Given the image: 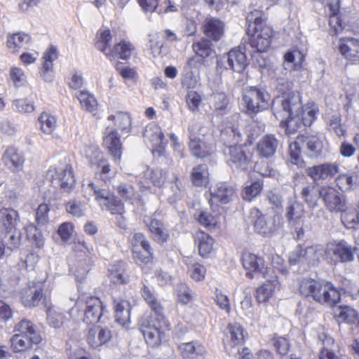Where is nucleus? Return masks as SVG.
Wrapping results in <instances>:
<instances>
[{"mask_svg":"<svg viewBox=\"0 0 359 359\" xmlns=\"http://www.w3.org/2000/svg\"><path fill=\"white\" fill-rule=\"evenodd\" d=\"M2 243L5 248L10 251L17 250L21 244L22 233L20 229H15L4 233Z\"/></svg>","mask_w":359,"mask_h":359,"instance_id":"39","label":"nucleus"},{"mask_svg":"<svg viewBox=\"0 0 359 359\" xmlns=\"http://www.w3.org/2000/svg\"><path fill=\"white\" fill-rule=\"evenodd\" d=\"M209 191L211 196L210 201L212 204L218 202L226 204L231 201L234 194L233 187L224 182L217 183L215 185L211 186Z\"/></svg>","mask_w":359,"mask_h":359,"instance_id":"19","label":"nucleus"},{"mask_svg":"<svg viewBox=\"0 0 359 359\" xmlns=\"http://www.w3.org/2000/svg\"><path fill=\"white\" fill-rule=\"evenodd\" d=\"M43 298V289L41 285L33 283L22 289L20 299L25 307H35Z\"/></svg>","mask_w":359,"mask_h":359,"instance_id":"22","label":"nucleus"},{"mask_svg":"<svg viewBox=\"0 0 359 359\" xmlns=\"http://www.w3.org/2000/svg\"><path fill=\"white\" fill-rule=\"evenodd\" d=\"M196 123L189 125L188 132L189 135V151L193 156L197 158H205L210 156L215 151V143L212 140H201L196 136V130L198 128Z\"/></svg>","mask_w":359,"mask_h":359,"instance_id":"6","label":"nucleus"},{"mask_svg":"<svg viewBox=\"0 0 359 359\" xmlns=\"http://www.w3.org/2000/svg\"><path fill=\"white\" fill-rule=\"evenodd\" d=\"M253 33L250 39V45L255 48L258 52H265L271 44L272 29L270 26H262L257 29L251 30Z\"/></svg>","mask_w":359,"mask_h":359,"instance_id":"16","label":"nucleus"},{"mask_svg":"<svg viewBox=\"0 0 359 359\" xmlns=\"http://www.w3.org/2000/svg\"><path fill=\"white\" fill-rule=\"evenodd\" d=\"M224 154L232 168L246 170L251 163V154L246 153L241 146L226 147L224 149Z\"/></svg>","mask_w":359,"mask_h":359,"instance_id":"12","label":"nucleus"},{"mask_svg":"<svg viewBox=\"0 0 359 359\" xmlns=\"http://www.w3.org/2000/svg\"><path fill=\"white\" fill-rule=\"evenodd\" d=\"M196 219L203 226L212 229L219 225L222 217L218 215H212L211 213L205 211H201L196 216Z\"/></svg>","mask_w":359,"mask_h":359,"instance_id":"51","label":"nucleus"},{"mask_svg":"<svg viewBox=\"0 0 359 359\" xmlns=\"http://www.w3.org/2000/svg\"><path fill=\"white\" fill-rule=\"evenodd\" d=\"M77 98L81 107L88 111H93L97 108V100L93 95L86 91H80L77 94Z\"/></svg>","mask_w":359,"mask_h":359,"instance_id":"57","label":"nucleus"},{"mask_svg":"<svg viewBox=\"0 0 359 359\" xmlns=\"http://www.w3.org/2000/svg\"><path fill=\"white\" fill-rule=\"evenodd\" d=\"M111 331L107 327L97 325L89 330L87 337L88 343L93 348H97L110 340Z\"/></svg>","mask_w":359,"mask_h":359,"instance_id":"27","label":"nucleus"},{"mask_svg":"<svg viewBox=\"0 0 359 359\" xmlns=\"http://www.w3.org/2000/svg\"><path fill=\"white\" fill-rule=\"evenodd\" d=\"M191 179L193 184L196 187L205 186L208 183L209 180L208 166L202 164L193 168Z\"/></svg>","mask_w":359,"mask_h":359,"instance_id":"43","label":"nucleus"},{"mask_svg":"<svg viewBox=\"0 0 359 359\" xmlns=\"http://www.w3.org/2000/svg\"><path fill=\"white\" fill-rule=\"evenodd\" d=\"M243 266L246 272V276L250 279L255 277V274H260L263 277H268L271 273H274L273 269H269L266 265L264 259L255 254L245 252L241 257Z\"/></svg>","mask_w":359,"mask_h":359,"instance_id":"8","label":"nucleus"},{"mask_svg":"<svg viewBox=\"0 0 359 359\" xmlns=\"http://www.w3.org/2000/svg\"><path fill=\"white\" fill-rule=\"evenodd\" d=\"M111 40L112 36L109 29H99L96 34L95 46L105 54L108 53L107 48L110 46Z\"/></svg>","mask_w":359,"mask_h":359,"instance_id":"48","label":"nucleus"},{"mask_svg":"<svg viewBox=\"0 0 359 359\" xmlns=\"http://www.w3.org/2000/svg\"><path fill=\"white\" fill-rule=\"evenodd\" d=\"M19 218L18 212L14 209H0V233L18 229Z\"/></svg>","mask_w":359,"mask_h":359,"instance_id":"28","label":"nucleus"},{"mask_svg":"<svg viewBox=\"0 0 359 359\" xmlns=\"http://www.w3.org/2000/svg\"><path fill=\"white\" fill-rule=\"evenodd\" d=\"M340 54L348 61L355 63L359 61V40L355 38H342L338 43Z\"/></svg>","mask_w":359,"mask_h":359,"instance_id":"17","label":"nucleus"},{"mask_svg":"<svg viewBox=\"0 0 359 359\" xmlns=\"http://www.w3.org/2000/svg\"><path fill=\"white\" fill-rule=\"evenodd\" d=\"M41 131L47 135L51 134L56 128V118L47 112H43L39 117Z\"/></svg>","mask_w":359,"mask_h":359,"instance_id":"53","label":"nucleus"},{"mask_svg":"<svg viewBox=\"0 0 359 359\" xmlns=\"http://www.w3.org/2000/svg\"><path fill=\"white\" fill-rule=\"evenodd\" d=\"M224 24L222 21L215 18L205 19L203 25V32L210 39L217 41L224 34Z\"/></svg>","mask_w":359,"mask_h":359,"instance_id":"29","label":"nucleus"},{"mask_svg":"<svg viewBox=\"0 0 359 359\" xmlns=\"http://www.w3.org/2000/svg\"><path fill=\"white\" fill-rule=\"evenodd\" d=\"M340 299L339 290L331 282L320 280L313 300L322 304L334 306Z\"/></svg>","mask_w":359,"mask_h":359,"instance_id":"11","label":"nucleus"},{"mask_svg":"<svg viewBox=\"0 0 359 359\" xmlns=\"http://www.w3.org/2000/svg\"><path fill=\"white\" fill-rule=\"evenodd\" d=\"M32 43L31 36L23 32L8 34L6 39V46L13 53L19 52L22 49H27Z\"/></svg>","mask_w":359,"mask_h":359,"instance_id":"26","label":"nucleus"},{"mask_svg":"<svg viewBox=\"0 0 359 359\" xmlns=\"http://www.w3.org/2000/svg\"><path fill=\"white\" fill-rule=\"evenodd\" d=\"M334 315L339 320L359 327V313L352 307L341 306L335 309Z\"/></svg>","mask_w":359,"mask_h":359,"instance_id":"34","label":"nucleus"},{"mask_svg":"<svg viewBox=\"0 0 359 359\" xmlns=\"http://www.w3.org/2000/svg\"><path fill=\"white\" fill-rule=\"evenodd\" d=\"M144 222L148 226L155 241L164 243L168 240V232L164 224L156 218V215L145 217Z\"/></svg>","mask_w":359,"mask_h":359,"instance_id":"25","label":"nucleus"},{"mask_svg":"<svg viewBox=\"0 0 359 359\" xmlns=\"http://www.w3.org/2000/svg\"><path fill=\"white\" fill-rule=\"evenodd\" d=\"M178 350L184 359H199L205 353V348L198 341L182 343L178 346Z\"/></svg>","mask_w":359,"mask_h":359,"instance_id":"32","label":"nucleus"},{"mask_svg":"<svg viewBox=\"0 0 359 359\" xmlns=\"http://www.w3.org/2000/svg\"><path fill=\"white\" fill-rule=\"evenodd\" d=\"M248 23V34L251 33V30L257 29L262 26H268L264 23V18L262 11L255 9L250 11L246 17Z\"/></svg>","mask_w":359,"mask_h":359,"instance_id":"49","label":"nucleus"},{"mask_svg":"<svg viewBox=\"0 0 359 359\" xmlns=\"http://www.w3.org/2000/svg\"><path fill=\"white\" fill-rule=\"evenodd\" d=\"M327 258L334 263L351 262L354 260L353 248L344 240L330 243L327 245Z\"/></svg>","mask_w":359,"mask_h":359,"instance_id":"10","label":"nucleus"},{"mask_svg":"<svg viewBox=\"0 0 359 359\" xmlns=\"http://www.w3.org/2000/svg\"><path fill=\"white\" fill-rule=\"evenodd\" d=\"M320 280L313 278H304L299 284V292L305 297H311L314 299V295L317 290Z\"/></svg>","mask_w":359,"mask_h":359,"instance_id":"54","label":"nucleus"},{"mask_svg":"<svg viewBox=\"0 0 359 359\" xmlns=\"http://www.w3.org/2000/svg\"><path fill=\"white\" fill-rule=\"evenodd\" d=\"M87 189L95 196V200L98 203L100 207L114 195L113 193L107 187H100L93 182H90L87 186Z\"/></svg>","mask_w":359,"mask_h":359,"instance_id":"46","label":"nucleus"},{"mask_svg":"<svg viewBox=\"0 0 359 359\" xmlns=\"http://www.w3.org/2000/svg\"><path fill=\"white\" fill-rule=\"evenodd\" d=\"M101 209L108 210L112 215H123L125 213L124 204L114 195L101 206Z\"/></svg>","mask_w":359,"mask_h":359,"instance_id":"55","label":"nucleus"},{"mask_svg":"<svg viewBox=\"0 0 359 359\" xmlns=\"http://www.w3.org/2000/svg\"><path fill=\"white\" fill-rule=\"evenodd\" d=\"M141 294L142 298L154 312L155 316L159 317V322H162L164 324L166 323V319L163 316V309L157 299L154 292L148 286L143 285L141 288Z\"/></svg>","mask_w":359,"mask_h":359,"instance_id":"30","label":"nucleus"},{"mask_svg":"<svg viewBox=\"0 0 359 359\" xmlns=\"http://www.w3.org/2000/svg\"><path fill=\"white\" fill-rule=\"evenodd\" d=\"M337 185L343 191L356 189L359 184V177L355 173L341 174L336 179Z\"/></svg>","mask_w":359,"mask_h":359,"instance_id":"40","label":"nucleus"},{"mask_svg":"<svg viewBox=\"0 0 359 359\" xmlns=\"http://www.w3.org/2000/svg\"><path fill=\"white\" fill-rule=\"evenodd\" d=\"M229 101L224 93H214L211 97V105L214 111L219 112L224 111L228 105Z\"/></svg>","mask_w":359,"mask_h":359,"instance_id":"63","label":"nucleus"},{"mask_svg":"<svg viewBox=\"0 0 359 359\" xmlns=\"http://www.w3.org/2000/svg\"><path fill=\"white\" fill-rule=\"evenodd\" d=\"M192 47L196 54L202 58L210 57L213 53L212 43L209 39H201L194 43Z\"/></svg>","mask_w":359,"mask_h":359,"instance_id":"56","label":"nucleus"},{"mask_svg":"<svg viewBox=\"0 0 359 359\" xmlns=\"http://www.w3.org/2000/svg\"><path fill=\"white\" fill-rule=\"evenodd\" d=\"M144 140L149 142L152 147L153 153H158L159 156L163 154L165 147L168 144L161 128L156 123L148 124L144 133Z\"/></svg>","mask_w":359,"mask_h":359,"instance_id":"13","label":"nucleus"},{"mask_svg":"<svg viewBox=\"0 0 359 359\" xmlns=\"http://www.w3.org/2000/svg\"><path fill=\"white\" fill-rule=\"evenodd\" d=\"M145 176L150 179L154 186L161 187L165 182L166 172L159 168L147 169Z\"/></svg>","mask_w":359,"mask_h":359,"instance_id":"61","label":"nucleus"},{"mask_svg":"<svg viewBox=\"0 0 359 359\" xmlns=\"http://www.w3.org/2000/svg\"><path fill=\"white\" fill-rule=\"evenodd\" d=\"M302 141V146L308 151V154L311 156H317L320 154L323 144L319 138L315 135L299 137Z\"/></svg>","mask_w":359,"mask_h":359,"instance_id":"41","label":"nucleus"},{"mask_svg":"<svg viewBox=\"0 0 359 359\" xmlns=\"http://www.w3.org/2000/svg\"><path fill=\"white\" fill-rule=\"evenodd\" d=\"M243 100L248 113H258L273 105L270 95L264 88L256 86L248 87L243 95Z\"/></svg>","mask_w":359,"mask_h":359,"instance_id":"2","label":"nucleus"},{"mask_svg":"<svg viewBox=\"0 0 359 359\" xmlns=\"http://www.w3.org/2000/svg\"><path fill=\"white\" fill-rule=\"evenodd\" d=\"M305 262L310 264L318 262L324 255L327 257V248L321 245H316L304 249Z\"/></svg>","mask_w":359,"mask_h":359,"instance_id":"45","label":"nucleus"},{"mask_svg":"<svg viewBox=\"0 0 359 359\" xmlns=\"http://www.w3.org/2000/svg\"><path fill=\"white\" fill-rule=\"evenodd\" d=\"M329 8V25L333 29L334 34H337L343 29L341 20L339 16V6L338 2L330 3L328 4Z\"/></svg>","mask_w":359,"mask_h":359,"instance_id":"47","label":"nucleus"},{"mask_svg":"<svg viewBox=\"0 0 359 359\" xmlns=\"http://www.w3.org/2000/svg\"><path fill=\"white\" fill-rule=\"evenodd\" d=\"M2 160L7 168L13 172L21 170L25 163L24 155L14 147H10L5 151Z\"/></svg>","mask_w":359,"mask_h":359,"instance_id":"24","label":"nucleus"},{"mask_svg":"<svg viewBox=\"0 0 359 359\" xmlns=\"http://www.w3.org/2000/svg\"><path fill=\"white\" fill-rule=\"evenodd\" d=\"M278 144V140L273 135H266L257 144V152L262 157L270 158L275 154Z\"/></svg>","mask_w":359,"mask_h":359,"instance_id":"31","label":"nucleus"},{"mask_svg":"<svg viewBox=\"0 0 359 359\" xmlns=\"http://www.w3.org/2000/svg\"><path fill=\"white\" fill-rule=\"evenodd\" d=\"M115 318L117 323L124 326L130 322V304L126 300H114Z\"/></svg>","mask_w":359,"mask_h":359,"instance_id":"37","label":"nucleus"},{"mask_svg":"<svg viewBox=\"0 0 359 359\" xmlns=\"http://www.w3.org/2000/svg\"><path fill=\"white\" fill-rule=\"evenodd\" d=\"M323 347L320 352L319 359H340L339 357L330 348L334 345V339L325 333L318 336Z\"/></svg>","mask_w":359,"mask_h":359,"instance_id":"42","label":"nucleus"},{"mask_svg":"<svg viewBox=\"0 0 359 359\" xmlns=\"http://www.w3.org/2000/svg\"><path fill=\"white\" fill-rule=\"evenodd\" d=\"M67 212L74 217H81L84 215L86 212V205L81 201L73 199L65 204Z\"/></svg>","mask_w":359,"mask_h":359,"instance_id":"59","label":"nucleus"},{"mask_svg":"<svg viewBox=\"0 0 359 359\" xmlns=\"http://www.w3.org/2000/svg\"><path fill=\"white\" fill-rule=\"evenodd\" d=\"M81 153L88 159L89 163L95 164L99 161V158H102L103 155L97 146H85Z\"/></svg>","mask_w":359,"mask_h":359,"instance_id":"64","label":"nucleus"},{"mask_svg":"<svg viewBox=\"0 0 359 359\" xmlns=\"http://www.w3.org/2000/svg\"><path fill=\"white\" fill-rule=\"evenodd\" d=\"M84 304L83 321L87 325L99 322L105 312L104 306L101 299L97 297H88L85 300Z\"/></svg>","mask_w":359,"mask_h":359,"instance_id":"14","label":"nucleus"},{"mask_svg":"<svg viewBox=\"0 0 359 359\" xmlns=\"http://www.w3.org/2000/svg\"><path fill=\"white\" fill-rule=\"evenodd\" d=\"M259 212L256 210L257 218L255 222L256 231L262 235L269 236L274 233L279 224V217L275 214L258 215Z\"/></svg>","mask_w":359,"mask_h":359,"instance_id":"15","label":"nucleus"},{"mask_svg":"<svg viewBox=\"0 0 359 359\" xmlns=\"http://www.w3.org/2000/svg\"><path fill=\"white\" fill-rule=\"evenodd\" d=\"M339 171V167L334 163H323L309 167L306 174L315 182L324 180L335 175Z\"/></svg>","mask_w":359,"mask_h":359,"instance_id":"20","label":"nucleus"},{"mask_svg":"<svg viewBox=\"0 0 359 359\" xmlns=\"http://www.w3.org/2000/svg\"><path fill=\"white\" fill-rule=\"evenodd\" d=\"M169 187L165 188V195L170 203H175L182 196V190L179 178L173 175L170 182H168Z\"/></svg>","mask_w":359,"mask_h":359,"instance_id":"44","label":"nucleus"},{"mask_svg":"<svg viewBox=\"0 0 359 359\" xmlns=\"http://www.w3.org/2000/svg\"><path fill=\"white\" fill-rule=\"evenodd\" d=\"M342 212L341 220L347 229H357L359 226L358 212L355 209H347L341 211Z\"/></svg>","mask_w":359,"mask_h":359,"instance_id":"50","label":"nucleus"},{"mask_svg":"<svg viewBox=\"0 0 359 359\" xmlns=\"http://www.w3.org/2000/svg\"><path fill=\"white\" fill-rule=\"evenodd\" d=\"M158 316L150 317L143 321L141 325V332L142 333L146 343L151 347H158L161 344L163 333L161 331L162 327H168L169 323L159 322Z\"/></svg>","mask_w":359,"mask_h":359,"instance_id":"5","label":"nucleus"},{"mask_svg":"<svg viewBox=\"0 0 359 359\" xmlns=\"http://www.w3.org/2000/svg\"><path fill=\"white\" fill-rule=\"evenodd\" d=\"M131 243L133 245V252H134V250H139L140 248L144 250L147 257L144 259L147 261L149 257L148 255V249L150 245L145 239L144 236L142 233H135L131 238Z\"/></svg>","mask_w":359,"mask_h":359,"instance_id":"62","label":"nucleus"},{"mask_svg":"<svg viewBox=\"0 0 359 359\" xmlns=\"http://www.w3.org/2000/svg\"><path fill=\"white\" fill-rule=\"evenodd\" d=\"M304 214V205L297 201H291L288 203L285 209V217L288 222L292 225H296L299 223Z\"/></svg>","mask_w":359,"mask_h":359,"instance_id":"35","label":"nucleus"},{"mask_svg":"<svg viewBox=\"0 0 359 359\" xmlns=\"http://www.w3.org/2000/svg\"><path fill=\"white\" fill-rule=\"evenodd\" d=\"M319 196L323 200L326 208L332 212L345 210L346 208V197L329 186L320 187L318 191Z\"/></svg>","mask_w":359,"mask_h":359,"instance_id":"9","label":"nucleus"},{"mask_svg":"<svg viewBox=\"0 0 359 359\" xmlns=\"http://www.w3.org/2000/svg\"><path fill=\"white\" fill-rule=\"evenodd\" d=\"M108 120L115 121L116 129L126 133L130 130L131 119L128 113L117 112L115 115L109 116Z\"/></svg>","mask_w":359,"mask_h":359,"instance_id":"52","label":"nucleus"},{"mask_svg":"<svg viewBox=\"0 0 359 359\" xmlns=\"http://www.w3.org/2000/svg\"><path fill=\"white\" fill-rule=\"evenodd\" d=\"M11 346L14 351L15 352H21L23 351L28 348L31 347L32 344H34L30 340L29 338L19 334L18 333L15 334L12 338L11 339Z\"/></svg>","mask_w":359,"mask_h":359,"instance_id":"58","label":"nucleus"},{"mask_svg":"<svg viewBox=\"0 0 359 359\" xmlns=\"http://www.w3.org/2000/svg\"><path fill=\"white\" fill-rule=\"evenodd\" d=\"M13 332L29 338L34 344H39L42 337L37 330L36 325L29 320L23 318L17 323L13 328Z\"/></svg>","mask_w":359,"mask_h":359,"instance_id":"21","label":"nucleus"},{"mask_svg":"<svg viewBox=\"0 0 359 359\" xmlns=\"http://www.w3.org/2000/svg\"><path fill=\"white\" fill-rule=\"evenodd\" d=\"M109 276L114 284H125L128 281V276L125 272V263L118 261L110 266Z\"/></svg>","mask_w":359,"mask_h":359,"instance_id":"38","label":"nucleus"},{"mask_svg":"<svg viewBox=\"0 0 359 359\" xmlns=\"http://www.w3.org/2000/svg\"><path fill=\"white\" fill-rule=\"evenodd\" d=\"M266 278V282L257 287L256 290V299L259 303H264L269 300L274 290L278 288L279 282L276 274L271 273Z\"/></svg>","mask_w":359,"mask_h":359,"instance_id":"23","label":"nucleus"},{"mask_svg":"<svg viewBox=\"0 0 359 359\" xmlns=\"http://www.w3.org/2000/svg\"><path fill=\"white\" fill-rule=\"evenodd\" d=\"M224 348L229 355H236L244 342L243 329L237 323H229L224 330L223 339Z\"/></svg>","mask_w":359,"mask_h":359,"instance_id":"7","label":"nucleus"},{"mask_svg":"<svg viewBox=\"0 0 359 359\" xmlns=\"http://www.w3.org/2000/svg\"><path fill=\"white\" fill-rule=\"evenodd\" d=\"M248 66V60L242 47L231 49L226 55L217 62V72L222 74V69H230L235 72H243Z\"/></svg>","mask_w":359,"mask_h":359,"instance_id":"3","label":"nucleus"},{"mask_svg":"<svg viewBox=\"0 0 359 359\" xmlns=\"http://www.w3.org/2000/svg\"><path fill=\"white\" fill-rule=\"evenodd\" d=\"M134 50L135 46L130 41L123 40L116 43L112 49L105 53V55L110 60L115 58L128 60Z\"/></svg>","mask_w":359,"mask_h":359,"instance_id":"33","label":"nucleus"},{"mask_svg":"<svg viewBox=\"0 0 359 359\" xmlns=\"http://www.w3.org/2000/svg\"><path fill=\"white\" fill-rule=\"evenodd\" d=\"M272 110L288 134L294 133L302 126H310L316 119L318 107L309 102L302 107L300 95L292 92L285 97H277L273 100Z\"/></svg>","mask_w":359,"mask_h":359,"instance_id":"1","label":"nucleus"},{"mask_svg":"<svg viewBox=\"0 0 359 359\" xmlns=\"http://www.w3.org/2000/svg\"><path fill=\"white\" fill-rule=\"evenodd\" d=\"M194 239L201 256L205 257L210 253L214 243L210 236L204 231H198L196 233Z\"/></svg>","mask_w":359,"mask_h":359,"instance_id":"36","label":"nucleus"},{"mask_svg":"<svg viewBox=\"0 0 359 359\" xmlns=\"http://www.w3.org/2000/svg\"><path fill=\"white\" fill-rule=\"evenodd\" d=\"M103 144L108 149L114 161L120 162L121 159V143L116 129L107 126L104 132Z\"/></svg>","mask_w":359,"mask_h":359,"instance_id":"18","label":"nucleus"},{"mask_svg":"<svg viewBox=\"0 0 359 359\" xmlns=\"http://www.w3.org/2000/svg\"><path fill=\"white\" fill-rule=\"evenodd\" d=\"M301 147L302 146L299 137H297L295 142L291 143L289 146L291 163L298 165L299 167H302L304 164V161L300 157Z\"/></svg>","mask_w":359,"mask_h":359,"instance_id":"60","label":"nucleus"},{"mask_svg":"<svg viewBox=\"0 0 359 359\" xmlns=\"http://www.w3.org/2000/svg\"><path fill=\"white\" fill-rule=\"evenodd\" d=\"M46 177L50 180L58 179L61 189L67 193L72 191L74 188L75 179L72 166L65 161L51 166L47 171Z\"/></svg>","mask_w":359,"mask_h":359,"instance_id":"4","label":"nucleus"}]
</instances>
